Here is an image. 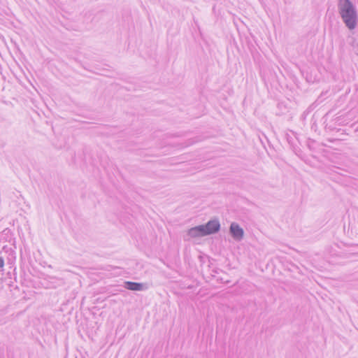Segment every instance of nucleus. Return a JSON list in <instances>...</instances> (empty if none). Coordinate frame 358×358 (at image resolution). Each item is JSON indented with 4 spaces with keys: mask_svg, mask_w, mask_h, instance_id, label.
<instances>
[{
    "mask_svg": "<svg viewBox=\"0 0 358 358\" xmlns=\"http://www.w3.org/2000/svg\"><path fill=\"white\" fill-rule=\"evenodd\" d=\"M126 288L133 291L142 290L143 289V285L141 283L134 282H126Z\"/></svg>",
    "mask_w": 358,
    "mask_h": 358,
    "instance_id": "obj_5",
    "label": "nucleus"
},
{
    "mask_svg": "<svg viewBox=\"0 0 358 358\" xmlns=\"http://www.w3.org/2000/svg\"><path fill=\"white\" fill-rule=\"evenodd\" d=\"M206 228L207 230V233L209 234L215 233L220 229V223L217 220H211L209 221L206 225Z\"/></svg>",
    "mask_w": 358,
    "mask_h": 358,
    "instance_id": "obj_4",
    "label": "nucleus"
},
{
    "mask_svg": "<svg viewBox=\"0 0 358 358\" xmlns=\"http://www.w3.org/2000/svg\"><path fill=\"white\" fill-rule=\"evenodd\" d=\"M208 229H206L205 225H200L198 227H195L193 228H191L187 234L190 237L195 238L198 236H204L209 235L208 233H207Z\"/></svg>",
    "mask_w": 358,
    "mask_h": 358,
    "instance_id": "obj_2",
    "label": "nucleus"
},
{
    "mask_svg": "<svg viewBox=\"0 0 358 358\" xmlns=\"http://www.w3.org/2000/svg\"><path fill=\"white\" fill-rule=\"evenodd\" d=\"M4 266V261L3 258L0 257V268H3Z\"/></svg>",
    "mask_w": 358,
    "mask_h": 358,
    "instance_id": "obj_6",
    "label": "nucleus"
},
{
    "mask_svg": "<svg viewBox=\"0 0 358 358\" xmlns=\"http://www.w3.org/2000/svg\"><path fill=\"white\" fill-rule=\"evenodd\" d=\"M339 6L341 15L346 26L350 29H355L356 27L357 15L350 0H341Z\"/></svg>",
    "mask_w": 358,
    "mask_h": 358,
    "instance_id": "obj_1",
    "label": "nucleus"
},
{
    "mask_svg": "<svg viewBox=\"0 0 358 358\" xmlns=\"http://www.w3.org/2000/svg\"><path fill=\"white\" fill-rule=\"evenodd\" d=\"M230 231H231L233 237L236 239L240 240L243 237V235H244L243 230L236 223H232L231 224Z\"/></svg>",
    "mask_w": 358,
    "mask_h": 358,
    "instance_id": "obj_3",
    "label": "nucleus"
}]
</instances>
